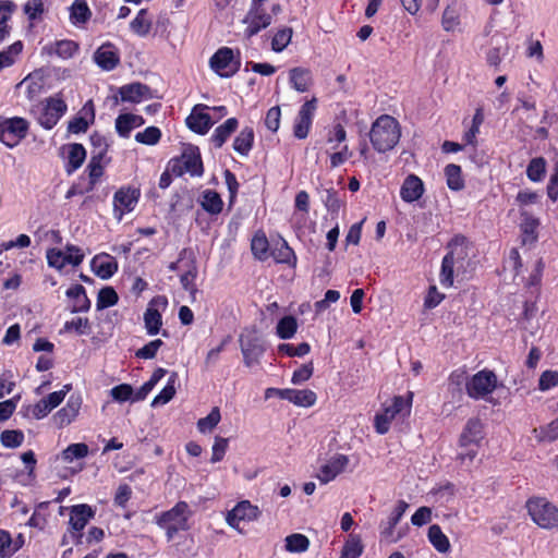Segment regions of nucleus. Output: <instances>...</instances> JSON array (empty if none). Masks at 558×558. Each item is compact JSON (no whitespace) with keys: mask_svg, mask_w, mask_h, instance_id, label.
Segmentation results:
<instances>
[{"mask_svg":"<svg viewBox=\"0 0 558 558\" xmlns=\"http://www.w3.org/2000/svg\"><path fill=\"white\" fill-rule=\"evenodd\" d=\"M401 136V126L397 119L389 114L379 116L372 124L369 140L374 149L386 153L395 148Z\"/></svg>","mask_w":558,"mask_h":558,"instance_id":"1","label":"nucleus"},{"mask_svg":"<svg viewBox=\"0 0 558 558\" xmlns=\"http://www.w3.org/2000/svg\"><path fill=\"white\" fill-rule=\"evenodd\" d=\"M526 510L531 520L541 529H558V507L545 497L534 496L527 499Z\"/></svg>","mask_w":558,"mask_h":558,"instance_id":"2","label":"nucleus"},{"mask_svg":"<svg viewBox=\"0 0 558 558\" xmlns=\"http://www.w3.org/2000/svg\"><path fill=\"white\" fill-rule=\"evenodd\" d=\"M29 122L22 117L0 114V142L8 148L17 146L28 134Z\"/></svg>","mask_w":558,"mask_h":558,"instance_id":"3","label":"nucleus"},{"mask_svg":"<svg viewBox=\"0 0 558 558\" xmlns=\"http://www.w3.org/2000/svg\"><path fill=\"white\" fill-rule=\"evenodd\" d=\"M412 403V393L405 399L402 396H396L390 404H385L383 412L375 415L374 427L379 435H385L390 428L391 421L400 413H410Z\"/></svg>","mask_w":558,"mask_h":558,"instance_id":"4","label":"nucleus"},{"mask_svg":"<svg viewBox=\"0 0 558 558\" xmlns=\"http://www.w3.org/2000/svg\"><path fill=\"white\" fill-rule=\"evenodd\" d=\"M240 348L243 354V362L247 367L259 364L266 347L255 330L246 331L240 336Z\"/></svg>","mask_w":558,"mask_h":558,"instance_id":"5","label":"nucleus"},{"mask_svg":"<svg viewBox=\"0 0 558 558\" xmlns=\"http://www.w3.org/2000/svg\"><path fill=\"white\" fill-rule=\"evenodd\" d=\"M496 387L497 376L493 371L488 369L477 372L465 386L469 397L476 400L492 393Z\"/></svg>","mask_w":558,"mask_h":558,"instance_id":"6","label":"nucleus"},{"mask_svg":"<svg viewBox=\"0 0 558 558\" xmlns=\"http://www.w3.org/2000/svg\"><path fill=\"white\" fill-rule=\"evenodd\" d=\"M260 513L262 512L257 506L252 505L248 500H243L238 502L233 509L228 511L226 521L231 527L243 534L244 531L241 527V522L256 521Z\"/></svg>","mask_w":558,"mask_h":558,"instance_id":"7","label":"nucleus"},{"mask_svg":"<svg viewBox=\"0 0 558 558\" xmlns=\"http://www.w3.org/2000/svg\"><path fill=\"white\" fill-rule=\"evenodd\" d=\"M210 68L221 77L234 75L240 66V61L234 60L233 50L228 47L218 49L209 61Z\"/></svg>","mask_w":558,"mask_h":558,"instance_id":"8","label":"nucleus"},{"mask_svg":"<svg viewBox=\"0 0 558 558\" xmlns=\"http://www.w3.org/2000/svg\"><path fill=\"white\" fill-rule=\"evenodd\" d=\"M140 191L136 189L121 187L119 189L113 196V213L114 217L120 221L123 216L128 213H131L140 198Z\"/></svg>","mask_w":558,"mask_h":558,"instance_id":"9","label":"nucleus"},{"mask_svg":"<svg viewBox=\"0 0 558 558\" xmlns=\"http://www.w3.org/2000/svg\"><path fill=\"white\" fill-rule=\"evenodd\" d=\"M316 108L317 99L315 97L301 106L293 125V135L296 138L304 140L307 137Z\"/></svg>","mask_w":558,"mask_h":558,"instance_id":"10","label":"nucleus"},{"mask_svg":"<svg viewBox=\"0 0 558 558\" xmlns=\"http://www.w3.org/2000/svg\"><path fill=\"white\" fill-rule=\"evenodd\" d=\"M191 515L190 507L185 501H179L168 511L161 512L156 517V523L159 526L165 525H183L189 527L187 520Z\"/></svg>","mask_w":558,"mask_h":558,"instance_id":"11","label":"nucleus"},{"mask_svg":"<svg viewBox=\"0 0 558 558\" xmlns=\"http://www.w3.org/2000/svg\"><path fill=\"white\" fill-rule=\"evenodd\" d=\"M243 22L247 24L245 35L250 38L271 24V15L262 7L255 5L250 8Z\"/></svg>","mask_w":558,"mask_h":558,"instance_id":"12","label":"nucleus"},{"mask_svg":"<svg viewBox=\"0 0 558 558\" xmlns=\"http://www.w3.org/2000/svg\"><path fill=\"white\" fill-rule=\"evenodd\" d=\"M68 109L66 104L59 98H49L41 114L38 118L39 124L46 130L52 129Z\"/></svg>","mask_w":558,"mask_h":558,"instance_id":"13","label":"nucleus"},{"mask_svg":"<svg viewBox=\"0 0 558 558\" xmlns=\"http://www.w3.org/2000/svg\"><path fill=\"white\" fill-rule=\"evenodd\" d=\"M206 109H208L206 105H196L186 118V125L197 134H206L215 123L211 117L205 112Z\"/></svg>","mask_w":558,"mask_h":558,"instance_id":"14","label":"nucleus"},{"mask_svg":"<svg viewBox=\"0 0 558 558\" xmlns=\"http://www.w3.org/2000/svg\"><path fill=\"white\" fill-rule=\"evenodd\" d=\"M348 463L349 458L345 454L338 453L319 469L317 478L322 484H327L342 473Z\"/></svg>","mask_w":558,"mask_h":558,"instance_id":"15","label":"nucleus"},{"mask_svg":"<svg viewBox=\"0 0 558 558\" xmlns=\"http://www.w3.org/2000/svg\"><path fill=\"white\" fill-rule=\"evenodd\" d=\"M484 438L483 435V424L478 418H470L460 437H459V447H475L478 448L482 439Z\"/></svg>","mask_w":558,"mask_h":558,"instance_id":"16","label":"nucleus"},{"mask_svg":"<svg viewBox=\"0 0 558 558\" xmlns=\"http://www.w3.org/2000/svg\"><path fill=\"white\" fill-rule=\"evenodd\" d=\"M96 64L104 71H112L120 62L118 49L110 43L101 45L94 53Z\"/></svg>","mask_w":558,"mask_h":558,"instance_id":"17","label":"nucleus"},{"mask_svg":"<svg viewBox=\"0 0 558 558\" xmlns=\"http://www.w3.org/2000/svg\"><path fill=\"white\" fill-rule=\"evenodd\" d=\"M425 192L423 181L415 174H409L400 189V197L405 203L418 201Z\"/></svg>","mask_w":558,"mask_h":558,"instance_id":"18","label":"nucleus"},{"mask_svg":"<svg viewBox=\"0 0 558 558\" xmlns=\"http://www.w3.org/2000/svg\"><path fill=\"white\" fill-rule=\"evenodd\" d=\"M95 517V510L86 504L75 505L70 511V527L74 531H83L89 520Z\"/></svg>","mask_w":558,"mask_h":558,"instance_id":"19","label":"nucleus"},{"mask_svg":"<svg viewBox=\"0 0 558 558\" xmlns=\"http://www.w3.org/2000/svg\"><path fill=\"white\" fill-rule=\"evenodd\" d=\"M269 256L278 264H286L292 268L296 266V255L283 239L272 242Z\"/></svg>","mask_w":558,"mask_h":558,"instance_id":"20","label":"nucleus"},{"mask_svg":"<svg viewBox=\"0 0 558 558\" xmlns=\"http://www.w3.org/2000/svg\"><path fill=\"white\" fill-rule=\"evenodd\" d=\"M82 405V399L80 396L72 395L65 407L60 409L56 415L54 421L59 427H63L69 425L71 422L75 420V417L78 415L80 409Z\"/></svg>","mask_w":558,"mask_h":558,"instance_id":"21","label":"nucleus"},{"mask_svg":"<svg viewBox=\"0 0 558 558\" xmlns=\"http://www.w3.org/2000/svg\"><path fill=\"white\" fill-rule=\"evenodd\" d=\"M409 505L404 500H399L386 523H381V537L389 542H397L399 537H393L396 525L401 520Z\"/></svg>","mask_w":558,"mask_h":558,"instance_id":"22","label":"nucleus"},{"mask_svg":"<svg viewBox=\"0 0 558 558\" xmlns=\"http://www.w3.org/2000/svg\"><path fill=\"white\" fill-rule=\"evenodd\" d=\"M92 267L98 277L109 279L117 272L118 263L112 256L104 254L93 258Z\"/></svg>","mask_w":558,"mask_h":558,"instance_id":"23","label":"nucleus"},{"mask_svg":"<svg viewBox=\"0 0 558 558\" xmlns=\"http://www.w3.org/2000/svg\"><path fill=\"white\" fill-rule=\"evenodd\" d=\"M159 300H162L163 305H167V300L165 298L154 299L149 306L146 308L144 313V324L148 335L155 336L160 331L162 326V317L157 308H154L151 305L157 303Z\"/></svg>","mask_w":558,"mask_h":558,"instance_id":"24","label":"nucleus"},{"mask_svg":"<svg viewBox=\"0 0 558 558\" xmlns=\"http://www.w3.org/2000/svg\"><path fill=\"white\" fill-rule=\"evenodd\" d=\"M289 81L296 92L305 93L313 85V75L311 70L298 66L289 71Z\"/></svg>","mask_w":558,"mask_h":558,"instance_id":"25","label":"nucleus"},{"mask_svg":"<svg viewBox=\"0 0 558 558\" xmlns=\"http://www.w3.org/2000/svg\"><path fill=\"white\" fill-rule=\"evenodd\" d=\"M119 94L122 101L140 102L149 97L150 88L142 83H132L120 87Z\"/></svg>","mask_w":558,"mask_h":558,"instance_id":"26","label":"nucleus"},{"mask_svg":"<svg viewBox=\"0 0 558 558\" xmlns=\"http://www.w3.org/2000/svg\"><path fill=\"white\" fill-rule=\"evenodd\" d=\"M66 296L72 299V313L87 312L90 307V301L86 295L85 288L75 284L66 290Z\"/></svg>","mask_w":558,"mask_h":558,"instance_id":"27","label":"nucleus"},{"mask_svg":"<svg viewBox=\"0 0 558 558\" xmlns=\"http://www.w3.org/2000/svg\"><path fill=\"white\" fill-rule=\"evenodd\" d=\"M145 120L141 116L124 113L116 119V130L121 137H129L133 129L142 126Z\"/></svg>","mask_w":558,"mask_h":558,"instance_id":"28","label":"nucleus"},{"mask_svg":"<svg viewBox=\"0 0 558 558\" xmlns=\"http://www.w3.org/2000/svg\"><path fill=\"white\" fill-rule=\"evenodd\" d=\"M238 125L239 122L235 118H229L221 125L217 126L211 135V142L215 147L220 148L238 129Z\"/></svg>","mask_w":558,"mask_h":558,"instance_id":"29","label":"nucleus"},{"mask_svg":"<svg viewBox=\"0 0 558 558\" xmlns=\"http://www.w3.org/2000/svg\"><path fill=\"white\" fill-rule=\"evenodd\" d=\"M86 158V150L82 144H70L68 146V163L65 170L69 174L77 170Z\"/></svg>","mask_w":558,"mask_h":558,"instance_id":"30","label":"nucleus"},{"mask_svg":"<svg viewBox=\"0 0 558 558\" xmlns=\"http://www.w3.org/2000/svg\"><path fill=\"white\" fill-rule=\"evenodd\" d=\"M198 269L195 259H190L187 263H185V268L183 272L180 275V282L182 284V288L185 291L190 292V294L193 296L197 292V288L195 284Z\"/></svg>","mask_w":558,"mask_h":558,"instance_id":"31","label":"nucleus"},{"mask_svg":"<svg viewBox=\"0 0 558 558\" xmlns=\"http://www.w3.org/2000/svg\"><path fill=\"white\" fill-rule=\"evenodd\" d=\"M254 143V131L246 126L241 130L233 142V149L242 156H247Z\"/></svg>","mask_w":558,"mask_h":558,"instance_id":"32","label":"nucleus"},{"mask_svg":"<svg viewBox=\"0 0 558 558\" xmlns=\"http://www.w3.org/2000/svg\"><path fill=\"white\" fill-rule=\"evenodd\" d=\"M286 395H288V401L304 408L314 405L317 399L316 393L311 389H289Z\"/></svg>","mask_w":558,"mask_h":558,"instance_id":"33","label":"nucleus"},{"mask_svg":"<svg viewBox=\"0 0 558 558\" xmlns=\"http://www.w3.org/2000/svg\"><path fill=\"white\" fill-rule=\"evenodd\" d=\"M428 541L434 546V548L439 553H448L450 549V542L448 537L444 534L440 526L437 524H433L428 527L427 534Z\"/></svg>","mask_w":558,"mask_h":558,"instance_id":"34","label":"nucleus"},{"mask_svg":"<svg viewBox=\"0 0 558 558\" xmlns=\"http://www.w3.org/2000/svg\"><path fill=\"white\" fill-rule=\"evenodd\" d=\"M153 22L148 16L146 9L138 11L134 20L130 23L131 31L140 37H145L149 34Z\"/></svg>","mask_w":558,"mask_h":558,"instance_id":"35","label":"nucleus"},{"mask_svg":"<svg viewBox=\"0 0 558 558\" xmlns=\"http://www.w3.org/2000/svg\"><path fill=\"white\" fill-rule=\"evenodd\" d=\"M201 205L205 211L210 215H218L221 213L223 207V202L220 195L213 190H206L203 193V198L201 201Z\"/></svg>","mask_w":558,"mask_h":558,"instance_id":"36","label":"nucleus"},{"mask_svg":"<svg viewBox=\"0 0 558 558\" xmlns=\"http://www.w3.org/2000/svg\"><path fill=\"white\" fill-rule=\"evenodd\" d=\"M106 156H100V154L92 155L89 163L87 166L89 184L86 189V192H92L99 178L104 174L102 160Z\"/></svg>","mask_w":558,"mask_h":558,"instance_id":"37","label":"nucleus"},{"mask_svg":"<svg viewBox=\"0 0 558 558\" xmlns=\"http://www.w3.org/2000/svg\"><path fill=\"white\" fill-rule=\"evenodd\" d=\"M178 381V374L171 373L168 378L167 385L153 399L151 407H159L168 403L175 395V384Z\"/></svg>","mask_w":558,"mask_h":558,"instance_id":"38","label":"nucleus"},{"mask_svg":"<svg viewBox=\"0 0 558 558\" xmlns=\"http://www.w3.org/2000/svg\"><path fill=\"white\" fill-rule=\"evenodd\" d=\"M270 244L263 232H257L252 239L251 250L258 260H266L269 257Z\"/></svg>","mask_w":558,"mask_h":558,"instance_id":"39","label":"nucleus"},{"mask_svg":"<svg viewBox=\"0 0 558 558\" xmlns=\"http://www.w3.org/2000/svg\"><path fill=\"white\" fill-rule=\"evenodd\" d=\"M180 158L186 172L191 173L192 175L203 174V162L198 151H184Z\"/></svg>","mask_w":558,"mask_h":558,"instance_id":"40","label":"nucleus"},{"mask_svg":"<svg viewBox=\"0 0 558 558\" xmlns=\"http://www.w3.org/2000/svg\"><path fill=\"white\" fill-rule=\"evenodd\" d=\"M363 553V544L361 536L357 534H349L347 542L341 550L340 558H359Z\"/></svg>","mask_w":558,"mask_h":558,"instance_id":"41","label":"nucleus"},{"mask_svg":"<svg viewBox=\"0 0 558 558\" xmlns=\"http://www.w3.org/2000/svg\"><path fill=\"white\" fill-rule=\"evenodd\" d=\"M461 167L454 163H449L445 167V175L447 185L452 191H460L464 187V180L461 174Z\"/></svg>","mask_w":558,"mask_h":558,"instance_id":"42","label":"nucleus"},{"mask_svg":"<svg viewBox=\"0 0 558 558\" xmlns=\"http://www.w3.org/2000/svg\"><path fill=\"white\" fill-rule=\"evenodd\" d=\"M454 256L452 252L447 253L441 262L439 280L445 287H451L453 283Z\"/></svg>","mask_w":558,"mask_h":558,"instance_id":"43","label":"nucleus"},{"mask_svg":"<svg viewBox=\"0 0 558 558\" xmlns=\"http://www.w3.org/2000/svg\"><path fill=\"white\" fill-rule=\"evenodd\" d=\"M546 173V160L543 157L533 158L526 168V175L533 182L543 180Z\"/></svg>","mask_w":558,"mask_h":558,"instance_id":"44","label":"nucleus"},{"mask_svg":"<svg viewBox=\"0 0 558 558\" xmlns=\"http://www.w3.org/2000/svg\"><path fill=\"white\" fill-rule=\"evenodd\" d=\"M277 335L281 339H290L298 329L296 319L293 316H284L277 324Z\"/></svg>","mask_w":558,"mask_h":558,"instance_id":"45","label":"nucleus"},{"mask_svg":"<svg viewBox=\"0 0 558 558\" xmlns=\"http://www.w3.org/2000/svg\"><path fill=\"white\" fill-rule=\"evenodd\" d=\"M220 420V410L218 407H214L207 416L198 420L197 428L203 434L211 432L218 425Z\"/></svg>","mask_w":558,"mask_h":558,"instance_id":"46","label":"nucleus"},{"mask_svg":"<svg viewBox=\"0 0 558 558\" xmlns=\"http://www.w3.org/2000/svg\"><path fill=\"white\" fill-rule=\"evenodd\" d=\"M308 538L300 533H294L286 537V549L291 553H303L308 548Z\"/></svg>","mask_w":558,"mask_h":558,"instance_id":"47","label":"nucleus"},{"mask_svg":"<svg viewBox=\"0 0 558 558\" xmlns=\"http://www.w3.org/2000/svg\"><path fill=\"white\" fill-rule=\"evenodd\" d=\"M119 296L116 290L111 287H105L99 290L97 296V310H104L113 306L118 303Z\"/></svg>","mask_w":558,"mask_h":558,"instance_id":"48","label":"nucleus"},{"mask_svg":"<svg viewBox=\"0 0 558 558\" xmlns=\"http://www.w3.org/2000/svg\"><path fill=\"white\" fill-rule=\"evenodd\" d=\"M88 454V446L83 442L71 444L62 451V459L72 462L74 459H83Z\"/></svg>","mask_w":558,"mask_h":558,"instance_id":"49","label":"nucleus"},{"mask_svg":"<svg viewBox=\"0 0 558 558\" xmlns=\"http://www.w3.org/2000/svg\"><path fill=\"white\" fill-rule=\"evenodd\" d=\"M90 17V11L84 0H75L71 7V19L73 23H85Z\"/></svg>","mask_w":558,"mask_h":558,"instance_id":"50","label":"nucleus"},{"mask_svg":"<svg viewBox=\"0 0 558 558\" xmlns=\"http://www.w3.org/2000/svg\"><path fill=\"white\" fill-rule=\"evenodd\" d=\"M22 49L23 44L21 41H15L5 50L0 51V71L12 65L14 63V57L21 53Z\"/></svg>","mask_w":558,"mask_h":558,"instance_id":"51","label":"nucleus"},{"mask_svg":"<svg viewBox=\"0 0 558 558\" xmlns=\"http://www.w3.org/2000/svg\"><path fill=\"white\" fill-rule=\"evenodd\" d=\"M538 227V220L532 218L531 216H526L521 225V230L523 232L522 243H532L535 242L536 236V228Z\"/></svg>","mask_w":558,"mask_h":558,"instance_id":"52","label":"nucleus"},{"mask_svg":"<svg viewBox=\"0 0 558 558\" xmlns=\"http://www.w3.org/2000/svg\"><path fill=\"white\" fill-rule=\"evenodd\" d=\"M311 350V347L307 342H302L298 345L291 343H281L278 347V352L282 353L287 356H304Z\"/></svg>","mask_w":558,"mask_h":558,"instance_id":"53","label":"nucleus"},{"mask_svg":"<svg viewBox=\"0 0 558 558\" xmlns=\"http://www.w3.org/2000/svg\"><path fill=\"white\" fill-rule=\"evenodd\" d=\"M292 37V29L289 27L279 29L271 40V48L276 52L282 51L290 43Z\"/></svg>","mask_w":558,"mask_h":558,"instance_id":"54","label":"nucleus"},{"mask_svg":"<svg viewBox=\"0 0 558 558\" xmlns=\"http://www.w3.org/2000/svg\"><path fill=\"white\" fill-rule=\"evenodd\" d=\"M161 132L156 126H148L135 135V141L146 145H155L159 142Z\"/></svg>","mask_w":558,"mask_h":558,"instance_id":"55","label":"nucleus"},{"mask_svg":"<svg viewBox=\"0 0 558 558\" xmlns=\"http://www.w3.org/2000/svg\"><path fill=\"white\" fill-rule=\"evenodd\" d=\"M78 50V45L73 40H60L56 43L54 52L62 59L72 58Z\"/></svg>","mask_w":558,"mask_h":558,"instance_id":"56","label":"nucleus"},{"mask_svg":"<svg viewBox=\"0 0 558 558\" xmlns=\"http://www.w3.org/2000/svg\"><path fill=\"white\" fill-rule=\"evenodd\" d=\"M1 444L7 448H17L24 440V434L21 430H4L0 436Z\"/></svg>","mask_w":558,"mask_h":558,"instance_id":"57","label":"nucleus"},{"mask_svg":"<svg viewBox=\"0 0 558 558\" xmlns=\"http://www.w3.org/2000/svg\"><path fill=\"white\" fill-rule=\"evenodd\" d=\"M162 344V340L155 339L145 344L143 348L138 349L135 353V356L144 360L154 359Z\"/></svg>","mask_w":558,"mask_h":558,"instance_id":"58","label":"nucleus"},{"mask_svg":"<svg viewBox=\"0 0 558 558\" xmlns=\"http://www.w3.org/2000/svg\"><path fill=\"white\" fill-rule=\"evenodd\" d=\"M110 395L113 398V400H116L118 402H125L130 399H133L134 392H133V388L131 385L121 384V385L114 386L110 390Z\"/></svg>","mask_w":558,"mask_h":558,"instance_id":"59","label":"nucleus"},{"mask_svg":"<svg viewBox=\"0 0 558 558\" xmlns=\"http://www.w3.org/2000/svg\"><path fill=\"white\" fill-rule=\"evenodd\" d=\"M441 25L445 31H453L459 25V15L454 8L447 7L442 13Z\"/></svg>","mask_w":558,"mask_h":558,"instance_id":"60","label":"nucleus"},{"mask_svg":"<svg viewBox=\"0 0 558 558\" xmlns=\"http://www.w3.org/2000/svg\"><path fill=\"white\" fill-rule=\"evenodd\" d=\"M50 267L62 269L66 265L65 253L59 248H50L46 254Z\"/></svg>","mask_w":558,"mask_h":558,"instance_id":"61","label":"nucleus"},{"mask_svg":"<svg viewBox=\"0 0 558 558\" xmlns=\"http://www.w3.org/2000/svg\"><path fill=\"white\" fill-rule=\"evenodd\" d=\"M556 386H558V372L549 369L543 372L538 379V389L547 391Z\"/></svg>","mask_w":558,"mask_h":558,"instance_id":"62","label":"nucleus"},{"mask_svg":"<svg viewBox=\"0 0 558 558\" xmlns=\"http://www.w3.org/2000/svg\"><path fill=\"white\" fill-rule=\"evenodd\" d=\"M66 331L74 330L78 335H87L90 329L88 318L77 317L64 324Z\"/></svg>","mask_w":558,"mask_h":558,"instance_id":"63","label":"nucleus"},{"mask_svg":"<svg viewBox=\"0 0 558 558\" xmlns=\"http://www.w3.org/2000/svg\"><path fill=\"white\" fill-rule=\"evenodd\" d=\"M314 366L313 362H308L303 364L300 368L293 372L291 381L294 385H300L306 380H308L313 375Z\"/></svg>","mask_w":558,"mask_h":558,"instance_id":"64","label":"nucleus"}]
</instances>
